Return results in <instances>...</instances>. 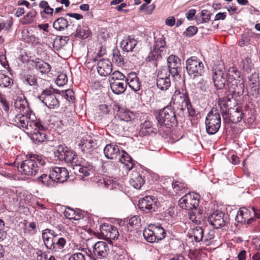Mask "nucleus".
I'll return each mask as SVG.
<instances>
[{
    "instance_id": "nucleus-1",
    "label": "nucleus",
    "mask_w": 260,
    "mask_h": 260,
    "mask_svg": "<svg viewBox=\"0 0 260 260\" xmlns=\"http://www.w3.org/2000/svg\"><path fill=\"white\" fill-rule=\"evenodd\" d=\"M39 164L43 166L45 164V159L41 155L30 154L27 155L26 159L23 161L18 167L19 171L28 176H35L38 172Z\"/></svg>"
},
{
    "instance_id": "nucleus-2",
    "label": "nucleus",
    "mask_w": 260,
    "mask_h": 260,
    "mask_svg": "<svg viewBox=\"0 0 260 260\" xmlns=\"http://www.w3.org/2000/svg\"><path fill=\"white\" fill-rule=\"evenodd\" d=\"M42 238L47 249L53 252L62 250L66 244V240L60 237L53 230L46 229L42 232Z\"/></svg>"
},
{
    "instance_id": "nucleus-3",
    "label": "nucleus",
    "mask_w": 260,
    "mask_h": 260,
    "mask_svg": "<svg viewBox=\"0 0 260 260\" xmlns=\"http://www.w3.org/2000/svg\"><path fill=\"white\" fill-rule=\"evenodd\" d=\"M39 120L34 113L29 112L27 114L17 113L12 121L19 128L27 131L28 133H31L33 128L39 124Z\"/></svg>"
},
{
    "instance_id": "nucleus-4",
    "label": "nucleus",
    "mask_w": 260,
    "mask_h": 260,
    "mask_svg": "<svg viewBox=\"0 0 260 260\" xmlns=\"http://www.w3.org/2000/svg\"><path fill=\"white\" fill-rule=\"evenodd\" d=\"M171 105L176 106L181 110L187 109L190 116L193 117L196 115V111L192 109L189 95L186 91L184 90H176L172 96Z\"/></svg>"
},
{
    "instance_id": "nucleus-5",
    "label": "nucleus",
    "mask_w": 260,
    "mask_h": 260,
    "mask_svg": "<svg viewBox=\"0 0 260 260\" xmlns=\"http://www.w3.org/2000/svg\"><path fill=\"white\" fill-rule=\"evenodd\" d=\"M225 74L229 92L235 94L242 93L244 84L243 82L239 79L241 76L240 72L236 68L231 67Z\"/></svg>"
},
{
    "instance_id": "nucleus-6",
    "label": "nucleus",
    "mask_w": 260,
    "mask_h": 260,
    "mask_svg": "<svg viewBox=\"0 0 260 260\" xmlns=\"http://www.w3.org/2000/svg\"><path fill=\"white\" fill-rule=\"evenodd\" d=\"M155 117L161 126H165L170 128L177 123L175 109L171 105L167 106L159 110Z\"/></svg>"
},
{
    "instance_id": "nucleus-7",
    "label": "nucleus",
    "mask_w": 260,
    "mask_h": 260,
    "mask_svg": "<svg viewBox=\"0 0 260 260\" xmlns=\"http://www.w3.org/2000/svg\"><path fill=\"white\" fill-rule=\"evenodd\" d=\"M206 129L209 135L216 134L221 125V117L217 108H212L207 114L205 120Z\"/></svg>"
},
{
    "instance_id": "nucleus-8",
    "label": "nucleus",
    "mask_w": 260,
    "mask_h": 260,
    "mask_svg": "<svg viewBox=\"0 0 260 260\" xmlns=\"http://www.w3.org/2000/svg\"><path fill=\"white\" fill-rule=\"evenodd\" d=\"M166 233L160 225L151 224L144 230L143 236L146 240L150 243L158 242L166 237Z\"/></svg>"
},
{
    "instance_id": "nucleus-9",
    "label": "nucleus",
    "mask_w": 260,
    "mask_h": 260,
    "mask_svg": "<svg viewBox=\"0 0 260 260\" xmlns=\"http://www.w3.org/2000/svg\"><path fill=\"white\" fill-rule=\"evenodd\" d=\"M186 69L188 74L193 78L202 76L204 72L203 62L196 56H191L186 60Z\"/></svg>"
},
{
    "instance_id": "nucleus-10",
    "label": "nucleus",
    "mask_w": 260,
    "mask_h": 260,
    "mask_svg": "<svg viewBox=\"0 0 260 260\" xmlns=\"http://www.w3.org/2000/svg\"><path fill=\"white\" fill-rule=\"evenodd\" d=\"M199 204V195L193 192L186 193L179 200V207L188 211L196 210Z\"/></svg>"
},
{
    "instance_id": "nucleus-11",
    "label": "nucleus",
    "mask_w": 260,
    "mask_h": 260,
    "mask_svg": "<svg viewBox=\"0 0 260 260\" xmlns=\"http://www.w3.org/2000/svg\"><path fill=\"white\" fill-rule=\"evenodd\" d=\"M38 98L49 109H57L59 107L58 99L51 90H44Z\"/></svg>"
},
{
    "instance_id": "nucleus-12",
    "label": "nucleus",
    "mask_w": 260,
    "mask_h": 260,
    "mask_svg": "<svg viewBox=\"0 0 260 260\" xmlns=\"http://www.w3.org/2000/svg\"><path fill=\"white\" fill-rule=\"evenodd\" d=\"M225 69L223 64L215 66L213 68V81L216 89H222L227 83V78L224 74Z\"/></svg>"
},
{
    "instance_id": "nucleus-13",
    "label": "nucleus",
    "mask_w": 260,
    "mask_h": 260,
    "mask_svg": "<svg viewBox=\"0 0 260 260\" xmlns=\"http://www.w3.org/2000/svg\"><path fill=\"white\" fill-rule=\"evenodd\" d=\"M157 199L154 196H147L139 200V209L146 213L156 211L157 209Z\"/></svg>"
},
{
    "instance_id": "nucleus-14",
    "label": "nucleus",
    "mask_w": 260,
    "mask_h": 260,
    "mask_svg": "<svg viewBox=\"0 0 260 260\" xmlns=\"http://www.w3.org/2000/svg\"><path fill=\"white\" fill-rule=\"evenodd\" d=\"M208 220L214 228L219 229L225 225L226 217L224 213L219 210H216L210 215Z\"/></svg>"
},
{
    "instance_id": "nucleus-15",
    "label": "nucleus",
    "mask_w": 260,
    "mask_h": 260,
    "mask_svg": "<svg viewBox=\"0 0 260 260\" xmlns=\"http://www.w3.org/2000/svg\"><path fill=\"white\" fill-rule=\"evenodd\" d=\"M100 231L103 238L107 240H114L119 236L117 229L115 226L110 224H102L100 226Z\"/></svg>"
},
{
    "instance_id": "nucleus-16",
    "label": "nucleus",
    "mask_w": 260,
    "mask_h": 260,
    "mask_svg": "<svg viewBox=\"0 0 260 260\" xmlns=\"http://www.w3.org/2000/svg\"><path fill=\"white\" fill-rule=\"evenodd\" d=\"M167 61L170 74L173 77L178 75L181 70V59L176 55H171Z\"/></svg>"
},
{
    "instance_id": "nucleus-17",
    "label": "nucleus",
    "mask_w": 260,
    "mask_h": 260,
    "mask_svg": "<svg viewBox=\"0 0 260 260\" xmlns=\"http://www.w3.org/2000/svg\"><path fill=\"white\" fill-rule=\"evenodd\" d=\"M51 176L54 182H63L69 177L67 169L63 167H54L50 171Z\"/></svg>"
},
{
    "instance_id": "nucleus-18",
    "label": "nucleus",
    "mask_w": 260,
    "mask_h": 260,
    "mask_svg": "<svg viewBox=\"0 0 260 260\" xmlns=\"http://www.w3.org/2000/svg\"><path fill=\"white\" fill-rule=\"evenodd\" d=\"M96 145L95 141L90 136L86 135L82 138L79 146L84 153L91 154Z\"/></svg>"
},
{
    "instance_id": "nucleus-19",
    "label": "nucleus",
    "mask_w": 260,
    "mask_h": 260,
    "mask_svg": "<svg viewBox=\"0 0 260 260\" xmlns=\"http://www.w3.org/2000/svg\"><path fill=\"white\" fill-rule=\"evenodd\" d=\"M37 127L33 128L31 134V139L36 143H41L47 140V135L44 131V127L41 123L40 120Z\"/></svg>"
},
{
    "instance_id": "nucleus-20",
    "label": "nucleus",
    "mask_w": 260,
    "mask_h": 260,
    "mask_svg": "<svg viewBox=\"0 0 260 260\" xmlns=\"http://www.w3.org/2000/svg\"><path fill=\"white\" fill-rule=\"evenodd\" d=\"M108 245L104 241H98L93 246V253L97 258H102L106 257L109 251Z\"/></svg>"
},
{
    "instance_id": "nucleus-21",
    "label": "nucleus",
    "mask_w": 260,
    "mask_h": 260,
    "mask_svg": "<svg viewBox=\"0 0 260 260\" xmlns=\"http://www.w3.org/2000/svg\"><path fill=\"white\" fill-rule=\"evenodd\" d=\"M97 71L102 76L110 75L112 71V64L109 59H102L97 64Z\"/></svg>"
},
{
    "instance_id": "nucleus-22",
    "label": "nucleus",
    "mask_w": 260,
    "mask_h": 260,
    "mask_svg": "<svg viewBox=\"0 0 260 260\" xmlns=\"http://www.w3.org/2000/svg\"><path fill=\"white\" fill-rule=\"evenodd\" d=\"M14 110L17 113L27 114L32 112L30 109L26 100L24 97H18L14 102Z\"/></svg>"
},
{
    "instance_id": "nucleus-23",
    "label": "nucleus",
    "mask_w": 260,
    "mask_h": 260,
    "mask_svg": "<svg viewBox=\"0 0 260 260\" xmlns=\"http://www.w3.org/2000/svg\"><path fill=\"white\" fill-rule=\"evenodd\" d=\"M104 153L105 156L108 159H116L120 156L121 152L117 145L111 143L105 146Z\"/></svg>"
},
{
    "instance_id": "nucleus-24",
    "label": "nucleus",
    "mask_w": 260,
    "mask_h": 260,
    "mask_svg": "<svg viewBox=\"0 0 260 260\" xmlns=\"http://www.w3.org/2000/svg\"><path fill=\"white\" fill-rule=\"evenodd\" d=\"M126 85L134 91H138L140 89L141 82L135 73L131 72L127 75L125 79Z\"/></svg>"
},
{
    "instance_id": "nucleus-25",
    "label": "nucleus",
    "mask_w": 260,
    "mask_h": 260,
    "mask_svg": "<svg viewBox=\"0 0 260 260\" xmlns=\"http://www.w3.org/2000/svg\"><path fill=\"white\" fill-rule=\"evenodd\" d=\"M32 66L41 74H47L51 71L50 65L42 59L36 58L35 60H32Z\"/></svg>"
},
{
    "instance_id": "nucleus-26",
    "label": "nucleus",
    "mask_w": 260,
    "mask_h": 260,
    "mask_svg": "<svg viewBox=\"0 0 260 260\" xmlns=\"http://www.w3.org/2000/svg\"><path fill=\"white\" fill-rule=\"evenodd\" d=\"M226 115V117H228L232 122L237 123L241 120L243 113L238 107L236 106L228 109Z\"/></svg>"
},
{
    "instance_id": "nucleus-27",
    "label": "nucleus",
    "mask_w": 260,
    "mask_h": 260,
    "mask_svg": "<svg viewBox=\"0 0 260 260\" xmlns=\"http://www.w3.org/2000/svg\"><path fill=\"white\" fill-rule=\"evenodd\" d=\"M119 161L123 164L128 171L132 170L134 166L133 160L130 156L124 151H121L118 156Z\"/></svg>"
},
{
    "instance_id": "nucleus-28",
    "label": "nucleus",
    "mask_w": 260,
    "mask_h": 260,
    "mask_svg": "<svg viewBox=\"0 0 260 260\" xmlns=\"http://www.w3.org/2000/svg\"><path fill=\"white\" fill-rule=\"evenodd\" d=\"M63 214L66 218L75 220H78L83 217V214L80 210H74L70 207L66 208Z\"/></svg>"
},
{
    "instance_id": "nucleus-29",
    "label": "nucleus",
    "mask_w": 260,
    "mask_h": 260,
    "mask_svg": "<svg viewBox=\"0 0 260 260\" xmlns=\"http://www.w3.org/2000/svg\"><path fill=\"white\" fill-rule=\"evenodd\" d=\"M135 117L134 114L131 111L123 108H118L116 117L121 121L128 122L134 119Z\"/></svg>"
},
{
    "instance_id": "nucleus-30",
    "label": "nucleus",
    "mask_w": 260,
    "mask_h": 260,
    "mask_svg": "<svg viewBox=\"0 0 260 260\" xmlns=\"http://www.w3.org/2000/svg\"><path fill=\"white\" fill-rule=\"evenodd\" d=\"M232 93L230 92L229 94H227L225 97L219 98L218 100V105L220 109V111L222 114L223 117L226 115L228 109H230L228 107L227 104L228 102L231 101V98H233Z\"/></svg>"
},
{
    "instance_id": "nucleus-31",
    "label": "nucleus",
    "mask_w": 260,
    "mask_h": 260,
    "mask_svg": "<svg viewBox=\"0 0 260 260\" xmlns=\"http://www.w3.org/2000/svg\"><path fill=\"white\" fill-rule=\"evenodd\" d=\"M251 215L250 211L247 208L243 207L238 211L236 220L239 223H246V221Z\"/></svg>"
},
{
    "instance_id": "nucleus-32",
    "label": "nucleus",
    "mask_w": 260,
    "mask_h": 260,
    "mask_svg": "<svg viewBox=\"0 0 260 260\" xmlns=\"http://www.w3.org/2000/svg\"><path fill=\"white\" fill-rule=\"evenodd\" d=\"M110 87L112 91L115 94H120L125 90L126 83L125 81H111L110 82Z\"/></svg>"
},
{
    "instance_id": "nucleus-33",
    "label": "nucleus",
    "mask_w": 260,
    "mask_h": 260,
    "mask_svg": "<svg viewBox=\"0 0 260 260\" xmlns=\"http://www.w3.org/2000/svg\"><path fill=\"white\" fill-rule=\"evenodd\" d=\"M129 184L132 186L137 189H140L145 183V180L139 173H135L130 179Z\"/></svg>"
},
{
    "instance_id": "nucleus-34",
    "label": "nucleus",
    "mask_w": 260,
    "mask_h": 260,
    "mask_svg": "<svg viewBox=\"0 0 260 260\" xmlns=\"http://www.w3.org/2000/svg\"><path fill=\"white\" fill-rule=\"evenodd\" d=\"M39 7L43 9V11L41 12V15L42 17H44V14L46 15L47 17L53 16L54 9L49 5L47 1L44 0L41 1L39 4Z\"/></svg>"
},
{
    "instance_id": "nucleus-35",
    "label": "nucleus",
    "mask_w": 260,
    "mask_h": 260,
    "mask_svg": "<svg viewBox=\"0 0 260 260\" xmlns=\"http://www.w3.org/2000/svg\"><path fill=\"white\" fill-rule=\"evenodd\" d=\"M172 185L173 191L177 194L185 193L187 190L186 184L181 181H173Z\"/></svg>"
},
{
    "instance_id": "nucleus-36",
    "label": "nucleus",
    "mask_w": 260,
    "mask_h": 260,
    "mask_svg": "<svg viewBox=\"0 0 260 260\" xmlns=\"http://www.w3.org/2000/svg\"><path fill=\"white\" fill-rule=\"evenodd\" d=\"M137 44V42L135 39L128 37L122 41L121 45L122 46L124 50L129 52L133 50Z\"/></svg>"
},
{
    "instance_id": "nucleus-37",
    "label": "nucleus",
    "mask_w": 260,
    "mask_h": 260,
    "mask_svg": "<svg viewBox=\"0 0 260 260\" xmlns=\"http://www.w3.org/2000/svg\"><path fill=\"white\" fill-rule=\"evenodd\" d=\"M248 85L250 89L257 93L260 89L259 81L257 76L256 75H251L248 78Z\"/></svg>"
},
{
    "instance_id": "nucleus-38",
    "label": "nucleus",
    "mask_w": 260,
    "mask_h": 260,
    "mask_svg": "<svg viewBox=\"0 0 260 260\" xmlns=\"http://www.w3.org/2000/svg\"><path fill=\"white\" fill-rule=\"evenodd\" d=\"M63 160L67 162L70 163L73 166L76 167L80 165V162L77 159V155L74 152L70 150L66 153V155L63 157Z\"/></svg>"
},
{
    "instance_id": "nucleus-39",
    "label": "nucleus",
    "mask_w": 260,
    "mask_h": 260,
    "mask_svg": "<svg viewBox=\"0 0 260 260\" xmlns=\"http://www.w3.org/2000/svg\"><path fill=\"white\" fill-rule=\"evenodd\" d=\"M190 234L193 237V239L196 242H199L204 239V232L201 227L196 226L191 229Z\"/></svg>"
},
{
    "instance_id": "nucleus-40",
    "label": "nucleus",
    "mask_w": 260,
    "mask_h": 260,
    "mask_svg": "<svg viewBox=\"0 0 260 260\" xmlns=\"http://www.w3.org/2000/svg\"><path fill=\"white\" fill-rule=\"evenodd\" d=\"M68 25V21L63 17L57 18L53 23V27L59 31L63 30Z\"/></svg>"
},
{
    "instance_id": "nucleus-41",
    "label": "nucleus",
    "mask_w": 260,
    "mask_h": 260,
    "mask_svg": "<svg viewBox=\"0 0 260 260\" xmlns=\"http://www.w3.org/2000/svg\"><path fill=\"white\" fill-rule=\"evenodd\" d=\"M13 84V80L8 75L0 71V86L11 87Z\"/></svg>"
},
{
    "instance_id": "nucleus-42",
    "label": "nucleus",
    "mask_w": 260,
    "mask_h": 260,
    "mask_svg": "<svg viewBox=\"0 0 260 260\" xmlns=\"http://www.w3.org/2000/svg\"><path fill=\"white\" fill-rule=\"evenodd\" d=\"M141 131L144 135H150L152 133H155L156 129L152 127L150 121H145L141 125Z\"/></svg>"
},
{
    "instance_id": "nucleus-43",
    "label": "nucleus",
    "mask_w": 260,
    "mask_h": 260,
    "mask_svg": "<svg viewBox=\"0 0 260 260\" xmlns=\"http://www.w3.org/2000/svg\"><path fill=\"white\" fill-rule=\"evenodd\" d=\"M165 54V53H164V51H159L153 48L149 53L147 59L148 61H151L152 60H158L161 59L162 56Z\"/></svg>"
},
{
    "instance_id": "nucleus-44",
    "label": "nucleus",
    "mask_w": 260,
    "mask_h": 260,
    "mask_svg": "<svg viewBox=\"0 0 260 260\" xmlns=\"http://www.w3.org/2000/svg\"><path fill=\"white\" fill-rule=\"evenodd\" d=\"M69 149L64 145H60L58 146L56 150L54 151V154L59 160L63 161V157L66 155V153L69 151Z\"/></svg>"
},
{
    "instance_id": "nucleus-45",
    "label": "nucleus",
    "mask_w": 260,
    "mask_h": 260,
    "mask_svg": "<svg viewBox=\"0 0 260 260\" xmlns=\"http://www.w3.org/2000/svg\"><path fill=\"white\" fill-rule=\"evenodd\" d=\"M242 67L245 72L247 73H249L253 68V64L251 57L248 55L244 56L242 60Z\"/></svg>"
},
{
    "instance_id": "nucleus-46",
    "label": "nucleus",
    "mask_w": 260,
    "mask_h": 260,
    "mask_svg": "<svg viewBox=\"0 0 260 260\" xmlns=\"http://www.w3.org/2000/svg\"><path fill=\"white\" fill-rule=\"evenodd\" d=\"M37 12L34 10H31L28 12L21 19L20 21L22 24H28L32 22L37 16Z\"/></svg>"
},
{
    "instance_id": "nucleus-47",
    "label": "nucleus",
    "mask_w": 260,
    "mask_h": 260,
    "mask_svg": "<svg viewBox=\"0 0 260 260\" xmlns=\"http://www.w3.org/2000/svg\"><path fill=\"white\" fill-rule=\"evenodd\" d=\"M77 167H79V172L82 173L85 176H89L93 173L92 167L89 164L84 165L83 162H80V165Z\"/></svg>"
},
{
    "instance_id": "nucleus-48",
    "label": "nucleus",
    "mask_w": 260,
    "mask_h": 260,
    "mask_svg": "<svg viewBox=\"0 0 260 260\" xmlns=\"http://www.w3.org/2000/svg\"><path fill=\"white\" fill-rule=\"evenodd\" d=\"M38 180L43 185L48 187L52 186L54 183V180L52 178V176H51V172L50 173L49 175H47L46 174L42 175L38 178Z\"/></svg>"
},
{
    "instance_id": "nucleus-49",
    "label": "nucleus",
    "mask_w": 260,
    "mask_h": 260,
    "mask_svg": "<svg viewBox=\"0 0 260 260\" xmlns=\"http://www.w3.org/2000/svg\"><path fill=\"white\" fill-rule=\"evenodd\" d=\"M23 82L29 86H37L38 79L35 75L27 74L23 77Z\"/></svg>"
},
{
    "instance_id": "nucleus-50",
    "label": "nucleus",
    "mask_w": 260,
    "mask_h": 260,
    "mask_svg": "<svg viewBox=\"0 0 260 260\" xmlns=\"http://www.w3.org/2000/svg\"><path fill=\"white\" fill-rule=\"evenodd\" d=\"M91 35V31L88 27H79L76 30V36L82 39H86Z\"/></svg>"
},
{
    "instance_id": "nucleus-51",
    "label": "nucleus",
    "mask_w": 260,
    "mask_h": 260,
    "mask_svg": "<svg viewBox=\"0 0 260 260\" xmlns=\"http://www.w3.org/2000/svg\"><path fill=\"white\" fill-rule=\"evenodd\" d=\"M112 61L119 67H121L124 64L123 57L120 54L118 50H113Z\"/></svg>"
},
{
    "instance_id": "nucleus-52",
    "label": "nucleus",
    "mask_w": 260,
    "mask_h": 260,
    "mask_svg": "<svg viewBox=\"0 0 260 260\" xmlns=\"http://www.w3.org/2000/svg\"><path fill=\"white\" fill-rule=\"evenodd\" d=\"M97 186L101 188H112V181L107 178H103L99 179L96 182Z\"/></svg>"
},
{
    "instance_id": "nucleus-53",
    "label": "nucleus",
    "mask_w": 260,
    "mask_h": 260,
    "mask_svg": "<svg viewBox=\"0 0 260 260\" xmlns=\"http://www.w3.org/2000/svg\"><path fill=\"white\" fill-rule=\"evenodd\" d=\"M125 75L119 71L114 72L109 77V82L111 81H125Z\"/></svg>"
},
{
    "instance_id": "nucleus-54",
    "label": "nucleus",
    "mask_w": 260,
    "mask_h": 260,
    "mask_svg": "<svg viewBox=\"0 0 260 260\" xmlns=\"http://www.w3.org/2000/svg\"><path fill=\"white\" fill-rule=\"evenodd\" d=\"M156 84L158 88L161 90H167L171 85L170 78L165 79H157Z\"/></svg>"
},
{
    "instance_id": "nucleus-55",
    "label": "nucleus",
    "mask_w": 260,
    "mask_h": 260,
    "mask_svg": "<svg viewBox=\"0 0 260 260\" xmlns=\"http://www.w3.org/2000/svg\"><path fill=\"white\" fill-rule=\"evenodd\" d=\"M197 210V209L196 208V210H190V211H188L189 219L196 223H198L200 222V219L201 218V213L199 211L198 214H196Z\"/></svg>"
},
{
    "instance_id": "nucleus-56",
    "label": "nucleus",
    "mask_w": 260,
    "mask_h": 260,
    "mask_svg": "<svg viewBox=\"0 0 260 260\" xmlns=\"http://www.w3.org/2000/svg\"><path fill=\"white\" fill-rule=\"evenodd\" d=\"M165 46L166 42L165 39L161 37V38H158L156 40L153 48L159 51H164V53H165Z\"/></svg>"
},
{
    "instance_id": "nucleus-57",
    "label": "nucleus",
    "mask_w": 260,
    "mask_h": 260,
    "mask_svg": "<svg viewBox=\"0 0 260 260\" xmlns=\"http://www.w3.org/2000/svg\"><path fill=\"white\" fill-rule=\"evenodd\" d=\"M55 82L57 85L59 86H63L68 82L67 75L63 73H60L58 75Z\"/></svg>"
},
{
    "instance_id": "nucleus-58",
    "label": "nucleus",
    "mask_w": 260,
    "mask_h": 260,
    "mask_svg": "<svg viewBox=\"0 0 260 260\" xmlns=\"http://www.w3.org/2000/svg\"><path fill=\"white\" fill-rule=\"evenodd\" d=\"M0 103L3 109L6 112H8L10 109V104L7 100L6 95L0 91Z\"/></svg>"
},
{
    "instance_id": "nucleus-59",
    "label": "nucleus",
    "mask_w": 260,
    "mask_h": 260,
    "mask_svg": "<svg viewBox=\"0 0 260 260\" xmlns=\"http://www.w3.org/2000/svg\"><path fill=\"white\" fill-rule=\"evenodd\" d=\"M215 237V231L213 230L209 231L208 233L204 235V241L207 245H208L210 243V241L213 240Z\"/></svg>"
},
{
    "instance_id": "nucleus-60",
    "label": "nucleus",
    "mask_w": 260,
    "mask_h": 260,
    "mask_svg": "<svg viewBox=\"0 0 260 260\" xmlns=\"http://www.w3.org/2000/svg\"><path fill=\"white\" fill-rule=\"evenodd\" d=\"M23 39L26 42H34L36 41V38L32 35H30L28 30L23 31L22 32Z\"/></svg>"
},
{
    "instance_id": "nucleus-61",
    "label": "nucleus",
    "mask_w": 260,
    "mask_h": 260,
    "mask_svg": "<svg viewBox=\"0 0 260 260\" xmlns=\"http://www.w3.org/2000/svg\"><path fill=\"white\" fill-rule=\"evenodd\" d=\"M64 40L61 38L56 37L53 41V46L55 49L58 50L64 45Z\"/></svg>"
},
{
    "instance_id": "nucleus-62",
    "label": "nucleus",
    "mask_w": 260,
    "mask_h": 260,
    "mask_svg": "<svg viewBox=\"0 0 260 260\" xmlns=\"http://www.w3.org/2000/svg\"><path fill=\"white\" fill-rule=\"evenodd\" d=\"M169 70L168 71L167 69H161L158 72L157 79H165L167 78H170Z\"/></svg>"
},
{
    "instance_id": "nucleus-63",
    "label": "nucleus",
    "mask_w": 260,
    "mask_h": 260,
    "mask_svg": "<svg viewBox=\"0 0 260 260\" xmlns=\"http://www.w3.org/2000/svg\"><path fill=\"white\" fill-rule=\"evenodd\" d=\"M201 16L202 17V22L206 23L210 20L211 13L207 10H203L201 12Z\"/></svg>"
},
{
    "instance_id": "nucleus-64",
    "label": "nucleus",
    "mask_w": 260,
    "mask_h": 260,
    "mask_svg": "<svg viewBox=\"0 0 260 260\" xmlns=\"http://www.w3.org/2000/svg\"><path fill=\"white\" fill-rule=\"evenodd\" d=\"M69 260H85V255L81 252H77L71 255Z\"/></svg>"
}]
</instances>
